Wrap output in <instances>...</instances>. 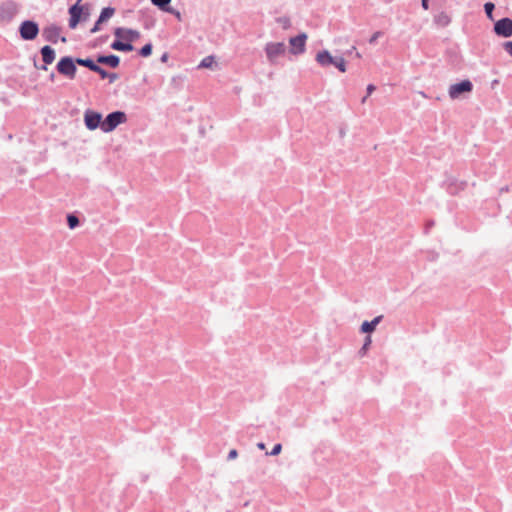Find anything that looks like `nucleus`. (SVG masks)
<instances>
[{
  "mask_svg": "<svg viewBox=\"0 0 512 512\" xmlns=\"http://www.w3.org/2000/svg\"><path fill=\"white\" fill-rule=\"evenodd\" d=\"M125 33L126 34L124 36L126 42H123L121 40H114L111 44V48L113 50L122 52H130L134 50L132 42L140 38V32L138 30H134L131 28H125Z\"/></svg>",
  "mask_w": 512,
  "mask_h": 512,
  "instance_id": "f257e3e1",
  "label": "nucleus"
},
{
  "mask_svg": "<svg viewBox=\"0 0 512 512\" xmlns=\"http://www.w3.org/2000/svg\"><path fill=\"white\" fill-rule=\"evenodd\" d=\"M77 62L76 58L74 59L71 56H64L60 58L56 65V70L62 76L72 80L75 78L77 73Z\"/></svg>",
  "mask_w": 512,
  "mask_h": 512,
  "instance_id": "f03ea898",
  "label": "nucleus"
},
{
  "mask_svg": "<svg viewBox=\"0 0 512 512\" xmlns=\"http://www.w3.org/2000/svg\"><path fill=\"white\" fill-rule=\"evenodd\" d=\"M127 116L123 111H114L109 113L102 121L101 130L105 133L111 132L116 127L126 122Z\"/></svg>",
  "mask_w": 512,
  "mask_h": 512,
  "instance_id": "7ed1b4c3",
  "label": "nucleus"
},
{
  "mask_svg": "<svg viewBox=\"0 0 512 512\" xmlns=\"http://www.w3.org/2000/svg\"><path fill=\"white\" fill-rule=\"evenodd\" d=\"M473 90V84L470 80L465 79L459 83L450 85L448 94L453 100L461 98L464 94L471 93Z\"/></svg>",
  "mask_w": 512,
  "mask_h": 512,
  "instance_id": "20e7f679",
  "label": "nucleus"
},
{
  "mask_svg": "<svg viewBox=\"0 0 512 512\" xmlns=\"http://www.w3.org/2000/svg\"><path fill=\"white\" fill-rule=\"evenodd\" d=\"M286 46L283 42H269L265 46V53L268 61L275 64L279 56L284 55Z\"/></svg>",
  "mask_w": 512,
  "mask_h": 512,
  "instance_id": "39448f33",
  "label": "nucleus"
},
{
  "mask_svg": "<svg viewBox=\"0 0 512 512\" xmlns=\"http://www.w3.org/2000/svg\"><path fill=\"white\" fill-rule=\"evenodd\" d=\"M494 32L501 37L512 36V19L505 17L495 22Z\"/></svg>",
  "mask_w": 512,
  "mask_h": 512,
  "instance_id": "423d86ee",
  "label": "nucleus"
},
{
  "mask_svg": "<svg viewBox=\"0 0 512 512\" xmlns=\"http://www.w3.org/2000/svg\"><path fill=\"white\" fill-rule=\"evenodd\" d=\"M102 121V115L98 112L87 110L84 114V123L89 130L101 128Z\"/></svg>",
  "mask_w": 512,
  "mask_h": 512,
  "instance_id": "0eeeda50",
  "label": "nucleus"
},
{
  "mask_svg": "<svg viewBox=\"0 0 512 512\" xmlns=\"http://www.w3.org/2000/svg\"><path fill=\"white\" fill-rule=\"evenodd\" d=\"M80 3L81 2L77 1L68 10L69 15H70L69 28H71V29H75L82 19L84 7L82 5H80Z\"/></svg>",
  "mask_w": 512,
  "mask_h": 512,
  "instance_id": "6e6552de",
  "label": "nucleus"
},
{
  "mask_svg": "<svg viewBox=\"0 0 512 512\" xmlns=\"http://www.w3.org/2000/svg\"><path fill=\"white\" fill-rule=\"evenodd\" d=\"M17 13V6L14 2L7 1L0 5V21L9 22Z\"/></svg>",
  "mask_w": 512,
  "mask_h": 512,
  "instance_id": "1a4fd4ad",
  "label": "nucleus"
},
{
  "mask_svg": "<svg viewBox=\"0 0 512 512\" xmlns=\"http://www.w3.org/2000/svg\"><path fill=\"white\" fill-rule=\"evenodd\" d=\"M307 35L305 33H301L295 37H291L289 43L291 45V53L292 54H301L305 51V43H306Z\"/></svg>",
  "mask_w": 512,
  "mask_h": 512,
  "instance_id": "9d476101",
  "label": "nucleus"
},
{
  "mask_svg": "<svg viewBox=\"0 0 512 512\" xmlns=\"http://www.w3.org/2000/svg\"><path fill=\"white\" fill-rule=\"evenodd\" d=\"M40 53L44 64L41 65L39 69L47 70V65L52 64L55 60V50L51 46L46 45L41 48Z\"/></svg>",
  "mask_w": 512,
  "mask_h": 512,
  "instance_id": "9b49d317",
  "label": "nucleus"
},
{
  "mask_svg": "<svg viewBox=\"0 0 512 512\" xmlns=\"http://www.w3.org/2000/svg\"><path fill=\"white\" fill-rule=\"evenodd\" d=\"M337 58V56H332L328 50H322L316 54V61L322 67L335 66Z\"/></svg>",
  "mask_w": 512,
  "mask_h": 512,
  "instance_id": "f8f14e48",
  "label": "nucleus"
},
{
  "mask_svg": "<svg viewBox=\"0 0 512 512\" xmlns=\"http://www.w3.org/2000/svg\"><path fill=\"white\" fill-rule=\"evenodd\" d=\"M115 13V9L112 7H105L102 9L97 21L95 22L94 26L90 30L91 33H96L100 30V25L109 20Z\"/></svg>",
  "mask_w": 512,
  "mask_h": 512,
  "instance_id": "ddd939ff",
  "label": "nucleus"
},
{
  "mask_svg": "<svg viewBox=\"0 0 512 512\" xmlns=\"http://www.w3.org/2000/svg\"><path fill=\"white\" fill-rule=\"evenodd\" d=\"M60 35V28L57 26H49L43 29L42 36L43 38L51 43H57Z\"/></svg>",
  "mask_w": 512,
  "mask_h": 512,
  "instance_id": "4468645a",
  "label": "nucleus"
},
{
  "mask_svg": "<svg viewBox=\"0 0 512 512\" xmlns=\"http://www.w3.org/2000/svg\"><path fill=\"white\" fill-rule=\"evenodd\" d=\"M152 4L158 7L161 11L173 14L178 19L181 18V14L179 11L174 10L170 7L171 0H151Z\"/></svg>",
  "mask_w": 512,
  "mask_h": 512,
  "instance_id": "2eb2a0df",
  "label": "nucleus"
},
{
  "mask_svg": "<svg viewBox=\"0 0 512 512\" xmlns=\"http://www.w3.org/2000/svg\"><path fill=\"white\" fill-rule=\"evenodd\" d=\"M97 63L108 65L111 68H117L120 64V58L117 55H99L97 56Z\"/></svg>",
  "mask_w": 512,
  "mask_h": 512,
  "instance_id": "dca6fc26",
  "label": "nucleus"
},
{
  "mask_svg": "<svg viewBox=\"0 0 512 512\" xmlns=\"http://www.w3.org/2000/svg\"><path fill=\"white\" fill-rule=\"evenodd\" d=\"M382 319L383 316L379 315L375 317L372 321H364L361 324L360 331L362 333H372L376 329V326L382 321Z\"/></svg>",
  "mask_w": 512,
  "mask_h": 512,
  "instance_id": "f3484780",
  "label": "nucleus"
},
{
  "mask_svg": "<svg viewBox=\"0 0 512 512\" xmlns=\"http://www.w3.org/2000/svg\"><path fill=\"white\" fill-rule=\"evenodd\" d=\"M20 35L24 40H32V20H26L22 23Z\"/></svg>",
  "mask_w": 512,
  "mask_h": 512,
  "instance_id": "a211bd4d",
  "label": "nucleus"
},
{
  "mask_svg": "<svg viewBox=\"0 0 512 512\" xmlns=\"http://www.w3.org/2000/svg\"><path fill=\"white\" fill-rule=\"evenodd\" d=\"M76 62L78 65L86 67L91 71H93V69L98 64L97 61L95 62L91 58H76Z\"/></svg>",
  "mask_w": 512,
  "mask_h": 512,
  "instance_id": "6ab92c4d",
  "label": "nucleus"
},
{
  "mask_svg": "<svg viewBox=\"0 0 512 512\" xmlns=\"http://www.w3.org/2000/svg\"><path fill=\"white\" fill-rule=\"evenodd\" d=\"M434 21L436 24L445 27L450 23L451 19L445 12H440L434 17Z\"/></svg>",
  "mask_w": 512,
  "mask_h": 512,
  "instance_id": "aec40b11",
  "label": "nucleus"
},
{
  "mask_svg": "<svg viewBox=\"0 0 512 512\" xmlns=\"http://www.w3.org/2000/svg\"><path fill=\"white\" fill-rule=\"evenodd\" d=\"M214 61H215L214 56H211V55L207 56L201 60L200 64L198 65V68L199 69L210 68V67H212Z\"/></svg>",
  "mask_w": 512,
  "mask_h": 512,
  "instance_id": "412c9836",
  "label": "nucleus"
},
{
  "mask_svg": "<svg viewBox=\"0 0 512 512\" xmlns=\"http://www.w3.org/2000/svg\"><path fill=\"white\" fill-rule=\"evenodd\" d=\"M67 225L70 229H75L79 225V219L74 214L67 215Z\"/></svg>",
  "mask_w": 512,
  "mask_h": 512,
  "instance_id": "4be33fe9",
  "label": "nucleus"
},
{
  "mask_svg": "<svg viewBox=\"0 0 512 512\" xmlns=\"http://www.w3.org/2000/svg\"><path fill=\"white\" fill-rule=\"evenodd\" d=\"M152 49V44L147 43L139 50V55L142 57H149L152 54Z\"/></svg>",
  "mask_w": 512,
  "mask_h": 512,
  "instance_id": "5701e85b",
  "label": "nucleus"
},
{
  "mask_svg": "<svg viewBox=\"0 0 512 512\" xmlns=\"http://www.w3.org/2000/svg\"><path fill=\"white\" fill-rule=\"evenodd\" d=\"M495 9V5L494 3L492 2H486L484 4V11L487 15V17L490 19V20H493V11Z\"/></svg>",
  "mask_w": 512,
  "mask_h": 512,
  "instance_id": "b1692460",
  "label": "nucleus"
},
{
  "mask_svg": "<svg viewBox=\"0 0 512 512\" xmlns=\"http://www.w3.org/2000/svg\"><path fill=\"white\" fill-rule=\"evenodd\" d=\"M276 22L280 24L283 27V29H289L291 27L290 18L287 16L278 17L276 19Z\"/></svg>",
  "mask_w": 512,
  "mask_h": 512,
  "instance_id": "393cba45",
  "label": "nucleus"
},
{
  "mask_svg": "<svg viewBox=\"0 0 512 512\" xmlns=\"http://www.w3.org/2000/svg\"><path fill=\"white\" fill-rule=\"evenodd\" d=\"M335 67L340 71V72H346V61L343 57H338L337 60H336V63H335Z\"/></svg>",
  "mask_w": 512,
  "mask_h": 512,
  "instance_id": "a878e982",
  "label": "nucleus"
},
{
  "mask_svg": "<svg viewBox=\"0 0 512 512\" xmlns=\"http://www.w3.org/2000/svg\"><path fill=\"white\" fill-rule=\"evenodd\" d=\"M125 28L124 27H118V28H115L114 29V35L116 37L115 40H121V39H124L125 40Z\"/></svg>",
  "mask_w": 512,
  "mask_h": 512,
  "instance_id": "bb28decb",
  "label": "nucleus"
},
{
  "mask_svg": "<svg viewBox=\"0 0 512 512\" xmlns=\"http://www.w3.org/2000/svg\"><path fill=\"white\" fill-rule=\"evenodd\" d=\"M93 72L98 73L102 79H106L109 76V73L98 64L93 69Z\"/></svg>",
  "mask_w": 512,
  "mask_h": 512,
  "instance_id": "cd10ccee",
  "label": "nucleus"
},
{
  "mask_svg": "<svg viewBox=\"0 0 512 512\" xmlns=\"http://www.w3.org/2000/svg\"><path fill=\"white\" fill-rule=\"evenodd\" d=\"M371 342H372L371 337H370V336H367V337L365 338V340H364V344H363V346L361 347V349H360V351H359V353H360L361 355H364V354L366 353L367 349H368V348H369V346L371 345Z\"/></svg>",
  "mask_w": 512,
  "mask_h": 512,
  "instance_id": "c85d7f7f",
  "label": "nucleus"
},
{
  "mask_svg": "<svg viewBox=\"0 0 512 512\" xmlns=\"http://www.w3.org/2000/svg\"><path fill=\"white\" fill-rule=\"evenodd\" d=\"M281 450H282V445L278 443V444L274 445L271 452L268 454L271 456H276V455L280 454Z\"/></svg>",
  "mask_w": 512,
  "mask_h": 512,
  "instance_id": "c756f323",
  "label": "nucleus"
},
{
  "mask_svg": "<svg viewBox=\"0 0 512 512\" xmlns=\"http://www.w3.org/2000/svg\"><path fill=\"white\" fill-rule=\"evenodd\" d=\"M382 35V32L380 31H377L375 32L369 39V43L370 44H374L376 43L377 39Z\"/></svg>",
  "mask_w": 512,
  "mask_h": 512,
  "instance_id": "7c9ffc66",
  "label": "nucleus"
},
{
  "mask_svg": "<svg viewBox=\"0 0 512 512\" xmlns=\"http://www.w3.org/2000/svg\"><path fill=\"white\" fill-rule=\"evenodd\" d=\"M237 456H238L237 450L236 449H232L228 453L227 460H229V461L234 460V459L237 458Z\"/></svg>",
  "mask_w": 512,
  "mask_h": 512,
  "instance_id": "2f4dec72",
  "label": "nucleus"
},
{
  "mask_svg": "<svg viewBox=\"0 0 512 512\" xmlns=\"http://www.w3.org/2000/svg\"><path fill=\"white\" fill-rule=\"evenodd\" d=\"M504 49L507 51V53L512 56V41H507L503 44Z\"/></svg>",
  "mask_w": 512,
  "mask_h": 512,
  "instance_id": "473e14b6",
  "label": "nucleus"
},
{
  "mask_svg": "<svg viewBox=\"0 0 512 512\" xmlns=\"http://www.w3.org/2000/svg\"><path fill=\"white\" fill-rule=\"evenodd\" d=\"M109 79V83H113L118 79V74L116 73H109V76H107Z\"/></svg>",
  "mask_w": 512,
  "mask_h": 512,
  "instance_id": "72a5a7b5",
  "label": "nucleus"
},
{
  "mask_svg": "<svg viewBox=\"0 0 512 512\" xmlns=\"http://www.w3.org/2000/svg\"><path fill=\"white\" fill-rule=\"evenodd\" d=\"M376 87L373 84L367 86V96L371 95L375 91Z\"/></svg>",
  "mask_w": 512,
  "mask_h": 512,
  "instance_id": "f704fd0d",
  "label": "nucleus"
},
{
  "mask_svg": "<svg viewBox=\"0 0 512 512\" xmlns=\"http://www.w3.org/2000/svg\"><path fill=\"white\" fill-rule=\"evenodd\" d=\"M421 6L424 10L429 9V0H421Z\"/></svg>",
  "mask_w": 512,
  "mask_h": 512,
  "instance_id": "c9c22d12",
  "label": "nucleus"
},
{
  "mask_svg": "<svg viewBox=\"0 0 512 512\" xmlns=\"http://www.w3.org/2000/svg\"><path fill=\"white\" fill-rule=\"evenodd\" d=\"M38 33H39L38 25H37V23L34 22V38L38 35Z\"/></svg>",
  "mask_w": 512,
  "mask_h": 512,
  "instance_id": "e433bc0d",
  "label": "nucleus"
},
{
  "mask_svg": "<svg viewBox=\"0 0 512 512\" xmlns=\"http://www.w3.org/2000/svg\"><path fill=\"white\" fill-rule=\"evenodd\" d=\"M257 447L260 449V450H264L265 449V444L263 442H259L257 444Z\"/></svg>",
  "mask_w": 512,
  "mask_h": 512,
  "instance_id": "4c0bfd02",
  "label": "nucleus"
},
{
  "mask_svg": "<svg viewBox=\"0 0 512 512\" xmlns=\"http://www.w3.org/2000/svg\"><path fill=\"white\" fill-rule=\"evenodd\" d=\"M24 172H25V171H24V169H22L21 167H17V171H16V173H17L18 175H21V174H23Z\"/></svg>",
  "mask_w": 512,
  "mask_h": 512,
  "instance_id": "58836bf2",
  "label": "nucleus"
},
{
  "mask_svg": "<svg viewBox=\"0 0 512 512\" xmlns=\"http://www.w3.org/2000/svg\"><path fill=\"white\" fill-rule=\"evenodd\" d=\"M88 16H89V12L83 13L81 20L85 21L88 18Z\"/></svg>",
  "mask_w": 512,
  "mask_h": 512,
  "instance_id": "ea45409f",
  "label": "nucleus"
},
{
  "mask_svg": "<svg viewBox=\"0 0 512 512\" xmlns=\"http://www.w3.org/2000/svg\"><path fill=\"white\" fill-rule=\"evenodd\" d=\"M49 80H50V81H52V82L55 80V73H54V72H52V73L49 75Z\"/></svg>",
  "mask_w": 512,
  "mask_h": 512,
  "instance_id": "a19ab883",
  "label": "nucleus"
},
{
  "mask_svg": "<svg viewBox=\"0 0 512 512\" xmlns=\"http://www.w3.org/2000/svg\"><path fill=\"white\" fill-rule=\"evenodd\" d=\"M166 59H167V54H164V55L161 57V60H162V61H166Z\"/></svg>",
  "mask_w": 512,
  "mask_h": 512,
  "instance_id": "79ce46f5",
  "label": "nucleus"
},
{
  "mask_svg": "<svg viewBox=\"0 0 512 512\" xmlns=\"http://www.w3.org/2000/svg\"><path fill=\"white\" fill-rule=\"evenodd\" d=\"M367 97H368L367 95H366V96H364V97L362 98L361 102H362V103H365V102H366V100H367Z\"/></svg>",
  "mask_w": 512,
  "mask_h": 512,
  "instance_id": "37998d69",
  "label": "nucleus"
},
{
  "mask_svg": "<svg viewBox=\"0 0 512 512\" xmlns=\"http://www.w3.org/2000/svg\"><path fill=\"white\" fill-rule=\"evenodd\" d=\"M433 224H434L433 222H429V223L427 224V229H428L429 227L433 226Z\"/></svg>",
  "mask_w": 512,
  "mask_h": 512,
  "instance_id": "c03bdc74",
  "label": "nucleus"
},
{
  "mask_svg": "<svg viewBox=\"0 0 512 512\" xmlns=\"http://www.w3.org/2000/svg\"><path fill=\"white\" fill-rule=\"evenodd\" d=\"M82 0H78V2H81Z\"/></svg>",
  "mask_w": 512,
  "mask_h": 512,
  "instance_id": "a18cd8bd",
  "label": "nucleus"
}]
</instances>
